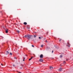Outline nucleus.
Returning a JSON list of instances; mask_svg holds the SVG:
<instances>
[{
    "label": "nucleus",
    "instance_id": "nucleus-25",
    "mask_svg": "<svg viewBox=\"0 0 73 73\" xmlns=\"http://www.w3.org/2000/svg\"><path fill=\"white\" fill-rule=\"evenodd\" d=\"M53 51H52V53H53Z\"/></svg>",
    "mask_w": 73,
    "mask_h": 73
},
{
    "label": "nucleus",
    "instance_id": "nucleus-8",
    "mask_svg": "<svg viewBox=\"0 0 73 73\" xmlns=\"http://www.w3.org/2000/svg\"><path fill=\"white\" fill-rule=\"evenodd\" d=\"M61 70H62V68H60L58 70V71H61Z\"/></svg>",
    "mask_w": 73,
    "mask_h": 73
},
{
    "label": "nucleus",
    "instance_id": "nucleus-11",
    "mask_svg": "<svg viewBox=\"0 0 73 73\" xmlns=\"http://www.w3.org/2000/svg\"><path fill=\"white\" fill-rule=\"evenodd\" d=\"M10 55H12V53L11 52H10Z\"/></svg>",
    "mask_w": 73,
    "mask_h": 73
},
{
    "label": "nucleus",
    "instance_id": "nucleus-21",
    "mask_svg": "<svg viewBox=\"0 0 73 73\" xmlns=\"http://www.w3.org/2000/svg\"><path fill=\"white\" fill-rule=\"evenodd\" d=\"M13 66H14V67L15 66V65L14 64H13Z\"/></svg>",
    "mask_w": 73,
    "mask_h": 73
},
{
    "label": "nucleus",
    "instance_id": "nucleus-5",
    "mask_svg": "<svg viewBox=\"0 0 73 73\" xmlns=\"http://www.w3.org/2000/svg\"><path fill=\"white\" fill-rule=\"evenodd\" d=\"M6 52H7V53H6V55H8V54H9V52H8V51H6Z\"/></svg>",
    "mask_w": 73,
    "mask_h": 73
},
{
    "label": "nucleus",
    "instance_id": "nucleus-29",
    "mask_svg": "<svg viewBox=\"0 0 73 73\" xmlns=\"http://www.w3.org/2000/svg\"><path fill=\"white\" fill-rule=\"evenodd\" d=\"M47 32V33H48V32Z\"/></svg>",
    "mask_w": 73,
    "mask_h": 73
},
{
    "label": "nucleus",
    "instance_id": "nucleus-31",
    "mask_svg": "<svg viewBox=\"0 0 73 73\" xmlns=\"http://www.w3.org/2000/svg\"><path fill=\"white\" fill-rule=\"evenodd\" d=\"M66 61H68V60H66Z\"/></svg>",
    "mask_w": 73,
    "mask_h": 73
},
{
    "label": "nucleus",
    "instance_id": "nucleus-30",
    "mask_svg": "<svg viewBox=\"0 0 73 73\" xmlns=\"http://www.w3.org/2000/svg\"><path fill=\"white\" fill-rule=\"evenodd\" d=\"M23 38H24V36H23Z\"/></svg>",
    "mask_w": 73,
    "mask_h": 73
},
{
    "label": "nucleus",
    "instance_id": "nucleus-4",
    "mask_svg": "<svg viewBox=\"0 0 73 73\" xmlns=\"http://www.w3.org/2000/svg\"><path fill=\"white\" fill-rule=\"evenodd\" d=\"M40 58H43V55L41 54L40 56Z\"/></svg>",
    "mask_w": 73,
    "mask_h": 73
},
{
    "label": "nucleus",
    "instance_id": "nucleus-24",
    "mask_svg": "<svg viewBox=\"0 0 73 73\" xmlns=\"http://www.w3.org/2000/svg\"><path fill=\"white\" fill-rule=\"evenodd\" d=\"M61 41V39H60V40H59V41Z\"/></svg>",
    "mask_w": 73,
    "mask_h": 73
},
{
    "label": "nucleus",
    "instance_id": "nucleus-1",
    "mask_svg": "<svg viewBox=\"0 0 73 73\" xmlns=\"http://www.w3.org/2000/svg\"><path fill=\"white\" fill-rule=\"evenodd\" d=\"M31 37V36L30 35H25V38H27L28 39H30Z\"/></svg>",
    "mask_w": 73,
    "mask_h": 73
},
{
    "label": "nucleus",
    "instance_id": "nucleus-23",
    "mask_svg": "<svg viewBox=\"0 0 73 73\" xmlns=\"http://www.w3.org/2000/svg\"><path fill=\"white\" fill-rule=\"evenodd\" d=\"M33 57H31V59H32V58H33Z\"/></svg>",
    "mask_w": 73,
    "mask_h": 73
},
{
    "label": "nucleus",
    "instance_id": "nucleus-15",
    "mask_svg": "<svg viewBox=\"0 0 73 73\" xmlns=\"http://www.w3.org/2000/svg\"><path fill=\"white\" fill-rule=\"evenodd\" d=\"M32 60V59H31V58H30V59H29V61H30V60Z\"/></svg>",
    "mask_w": 73,
    "mask_h": 73
},
{
    "label": "nucleus",
    "instance_id": "nucleus-28",
    "mask_svg": "<svg viewBox=\"0 0 73 73\" xmlns=\"http://www.w3.org/2000/svg\"><path fill=\"white\" fill-rule=\"evenodd\" d=\"M18 73H21V72H19Z\"/></svg>",
    "mask_w": 73,
    "mask_h": 73
},
{
    "label": "nucleus",
    "instance_id": "nucleus-3",
    "mask_svg": "<svg viewBox=\"0 0 73 73\" xmlns=\"http://www.w3.org/2000/svg\"><path fill=\"white\" fill-rule=\"evenodd\" d=\"M43 61L44 60L42 58H40L39 59V61H40V62H43Z\"/></svg>",
    "mask_w": 73,
    "mask_h": 73
},
{
    "label": "nucleus",
    "instance_id": "nucleus-19",
    "mask_svg": "<svg viewBox=\"0 0 73 73\" xmlns=\"http://www.w3.org/2000/svg\"><path fill=\"white\" fill-rule=\"evenodd\" d=\"M41 47H43V45H41Z\"/></svg>",
    "mask_w": 73,
    "mask_h": 73
},
{
    "label": "nucleus",
    "instance_id": "nucleus-14",
    "mask_svg": "<svg viewBox=\"0 0 73 73\" xmlns=\"http://www.w3.org/2000/svg\"><path fill=\"white\" fill-rule=\"evenodd\" d=\"M31 46L32 47H34L35 46H34L33 45H32Z\"/></svg>",
    "mask_w": 73,
    "mask_h": 73
},
{
    "label": "nucleus",
    "instance_id": "nucleus-17",
    "mask_svg": "<svg viewBox=\"0 0 73 73\" xmlns=\"http://www.w3.org/2000/svg\"><path fill=\"white\" fill-rule=\"evenodd\" d=\"M63 63H64V64L66 63V62H65V61H64V62H63Z\"/></svg>",
    "mask_w": 73,
    "mask_h": 73
},
{
    "label": "nucleus",
    "instance_id": "nucleus-2",
    "mask_svg": "<svg viewBox=\"0 0 73 73\" xmlns=\"http://www.w3.org/2000/svg\"><path fill=\"white\" fill-rule=\"evenodd\" d=\"M67 45L68 46V47H70V43H69V42H68Z\"/></svg>",
    "mask_w": 73,
    "mask_h": 73
},
{
    "label": "nucleus",
    "instance_id": "nucleus-32",
    "mask_svg": "<svg viewBox=\"0 0 73 73\" xmlns=\"http://www.w3.org/2000/svg\"><path fill=\"white\" fill-rule=\"evenodd\" d=\"M26 56H27V55H26Z\"/></svg>",
    "mask_w": 73,
    "mask_h": 73
},
{
    "label": "nucleus",
    "instance_id": "nucleus-26",
    "mask_svg": "<svg viewBox=\"0 0 73 73\" xmlns=\"http://www.w3.org/2000/svg\"><path fill=\"white\" fill-rule=\"evenodd\" d=\"M25 59H23V61H25V60H24Z\"/></svg>",
    "mask_w": 73,
    "mask_h": 73
},
{
    "label": "nucleus",
    "instance_id": "nucleus-13",
    "mask_svg": "<svg viewBox=\"0 0 73 73\" xmlns=\"http://www.w3.org/2000/svg\"><path fill=\"white\" fill-rule=\"evenodd\" d=\"M34 37L35 38H36V35H34Z\"/></svg>",
    "mask_w": 73,
    "mask_h": 73
},
{
    "label": "nucleus",
    "instance_id": "nucleus-22",
    "mask_svg": "<svg viewBox=\"0 0 73 73\" xmlns=\"http://www.w3.org/2000/svg\"><path fill=\"white\" fill-rule=\"evenodd\" d=\"M45 41H46V42H48V41H47V40H45Z\"/></svg>",
    "mask_w": 73,
    "mask_h": 73
},
{
    "label": "nucleus",
    "instance_id": "nucleus-12",
    "mask_svg": "<svg viewBox=\"0 0 73 73\" xmlns=\"http://www.w3.org/2000/svg\"><path fill=\"white\" fill-rule=\"evenodd\" d=\"M17 33H19V32H20V31H17Z\"/></svg>",
    "mask_w": 73,
    "mask_h": 73
},
{
    "label": "nucleus",
    "instance_id": "nucleus-9",
    "mask_svg": "<svg viewBox=\"0 0 73 73\" xmlns=\"http://www.w3.org/2000/svg\"><path fill=\"white\" fill-rule=\"evenodd\" d=\"M23 24L24 25H27V22H24Z\"/></svg>",
    "mask_w": 73,
    "mask_h": 73
},
{
    "label": "nucleus",
    "instance_id": "nucleus-7",
    "mask_svg": "<svg viewBox=\"0 0 73 73\" xmlns=\"http://www.w3.org/2000/svg\"><path fill=\"white\" fill-rule=\"evenodd\" d=\"M50 69H51V70H52L53 69V67H52V66L50 67Z\"/></svg>",
    "mask_w": 73,
    "mask_h": 73
},
{
    "label": "nucleus",
    "instance_id": "nucleus-10",
    "mask_svg": "<svg viewBox=\"0 0 73 73\" xmlns=\"http://www.w3.org/2000/svg\"><path fill=\"white\" fill-rule=\"evenodd\" d=\"M60 58H61V57H62V55H60Z\"/></svg>",
    "mask_w": 73,
    "mask_h": 73
},
{
    "label": "nucleus",
    "instance_id": "nucleus-27",
    "mask_svg": "<svg viewBox=\"0 0 73 73\" xmlns=\"http://www.w3.org/2000/svg\"><path fill=\"white\" fill-rule=\"evenodd\" d=\"M24 58V59H25V57H24V58Z\"/></svg>",
    "mask_w": 73,
    "mask_h": 73
},
{
    "label": "nucleus",
    "instance_id": "nucleus-20",
    "mask_svg": "<svg viewBox=\"0 0 73 73\" xmlns=\"http://www.w3.org/2000/svg\"><path fill=\"white\" fill-rule=\"evenodd\" d=\"M39 39H41V37H39Z\"/></svg>",
    "mask_w": 73,
    "mask_h": 73
},
{
    "label": "nucleus",
    "instance_id": "nucleus-16",
    "mask_svg": "<svg viewBox=\"0 0 73 73\" xmlns=\"http://www.w3.org/2000/svg\"><path fill=\"white\" fill-rule=\"evenodd\" d=\"M1 65H2V66H4V65L2 63L1 64Z\"/></svg>",
    "mask_w": 73,
    "mask_h": 73
},
{
    "label": "nucleus",
    "instance_id": "nucleus-6",
    "mask_svg": "<svg viewBox=\"0 0 73 73\" xmlns=\"http://www.w3.org/2000/svg\"><path fill=\"white\" fill-rule=\"evenodd\" d=\"M8 29L6 30V31H5L6 33H8Z\"/></svg>",
    "mask_w": 73,
    "mask_h": 73
},
{
    "label": "nucleus",
    "instance_id": "nucleus-18",
    "mask_svg": "<svg viewBox=\"0 0 73 73\" xmlns=\"http://www.w3.org/2000/svg\"><path fill=\"white\" fill-rule=\"evenodd\" d=\"M14 58H15V59H17V58L16 57H15Z\"/></svg>",
    "mask_w": 73,
    "mask_h": 73
}]
</instances>
